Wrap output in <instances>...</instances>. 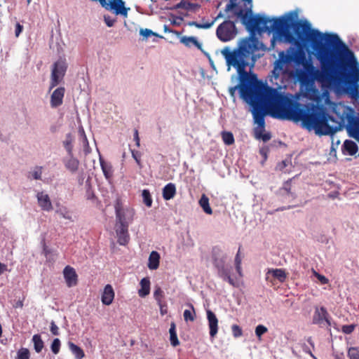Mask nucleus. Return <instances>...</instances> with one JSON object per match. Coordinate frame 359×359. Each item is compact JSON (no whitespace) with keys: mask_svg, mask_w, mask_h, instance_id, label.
<instances>
[{"mask_svg":"<svg viewBox=\"0 0 359 359\" xmlns=\"http://www.w3.org/2000/svg\"><path fill=\"white\" fill-rule=\"evenodd\" d=\"M250 6L234 11L241 22L251 32L273 31L288 43L302 48L310 43L320 62L321 70L312 73L314 79L326 86H346L357 90L359 82V62L353 52L336 34H323L312 29L307 20H297L296 12L290 11L279 18L252 16V0H244Z\"/></svg>","mask_w":359,"mask_h":359,"instance_id":"nucleus-1","label":"nucleus"},{"mask_svg":"<svg viewBox=\"0 0 359 359\" xmlns=\"http://www.w3.org/2000/svg\"><path fill=\"white\" fill-rule=\"evenodd\" d=\"M330 116L326 107L318 104H303L287 93V111L283 116L286 120L301 121L308 130L316 135H332L346 127L350 137L359 142V113L341 102L334 103Z\"/></svg>","mask_w":359,"mask_h":359,"instance_id":"nucleus-2","label":"nucleus"},{"mask_svg":"<svg viewBox=\"0 0 359 359\" xmlns=\"http://www.w3.org/2000/svg\"><path fill=\"white\" fill-rule=\"evenodd\" d=\"M257 50V39L249 36L242 39L237 48L231 50L229 47L226 46L221 50L227 66L234 67L240 77V83L229 89L231 97H234L236 91L238 89L241 97L248 102L257 94V88L265 86L266 83L258 80L255 74H250L245 70L250 65V60L254 64V53Z\"/></svg>","mask_w":359,"mask_h":359,"instance_id":"nucleus-3","label":"nucleus"},{"mask_svg":"<svg viewBox=\"0 0 359 359\" xmlns=\"http://www.w3.org/2000/svg\"><path fill=\"white\" fill-rule=\"evenodd\" d=\"M248 103L252 108L253 118L259 128L264 129L267 111L273 118L286 120L283 114L287 111V93L278 88L266 84L263 88L257 89V94Z\"/></svg>","mask_w":359,"mask_h":359,"instance_id":"nucleus-4","label":"nucleus"},{"mask_svg":"<svg viewBox=\"0 0 359 359\" xmlns=\"http://www.w3.org/2000/svg\"><path fill=\"white\" fill-rule=\"evenodd\" d=\"M236 34L237 29L235 23L231 20H225L218 26L216 30L217 36L223 42L231 41Z\"/></svg>","mask_w":359,"mask_h":359,"instance_id":"nucleus-5","label":"nucleus"},{"mask_svg":"<svg viewBox=\"0 0 359 359\" xmlns=\"http://www.w3.org/2000/svg\"><path fill=\"white\" fill-rule=\"evenodd\" d=\"M115 210L119 224H129L133 221L134 209L130 207H123L120 200H117L115 203Z\"/></svg>","mask_w":359,"mask_h":359,"instance_id":"nucleus-6","label":"nucleus"},{"mask_svg":"<svg viewBox=\"0 0 359 359\" xmlns=\"http://www.w3.org/2000/svg\"><path fill=\"white\" fill-rule=\"evenodd\" d=\"M67 69V65L65 60H60L54 63L51 73L50 89L59 84L65 76Z\"/></svg>","mask_w":359,"mask_h":359,"instance_id":"nucleus-7","label":"nucleus"},{"mask_svg":"<svg viewBox=\"0 0 359 359\" xmlns=\"http://www.w3.org/2000/svg\"><path fill=\"white\" fill-rule=\"evenodd\" d=\"M102 6L107 10L113 11L116 15H121L124 17H127L128 11L130 10V8L124 6L123 0H109V4L106 2V4Z\"/></svg>","mask_w":359,"mask_h":359,"instance_id":"nucleus-8","label":"nucleus"},{"mask_svg":"<svg viewBox=\"0 0 359 359\" xmlns=\"http://www.w3.org/2000/svg\"><path fill=\"white\" fill-rule=\"evenodd\" d=\"M266 280L274 284V280L284 283L287 278V273L283 269H269L266 273Z\"/></svg>","mask_w":359,"mask_h":359,"instance_id":"nucleus-9","label":"nucleus"},{"mask_svg":"<svg viewBox=\"0 0 359 359\" xmlns=\"http://www.w3.org/2000/svg\"><path fill=\"white\" fill-rule=\"evenodd\" d=\"M226 255L223 252L220 248L215 246L212 248V259L213 266L216 270L228 264L226 262Z\"/></svg>","mask_w":359,"mask_h":359,"instance_id":"nucleus-10","label":"nucleus"},{"mask_svg":"<svg viewBox=\"0 0 359 359\" xmlns=\"http://www.w3.org/2000/svg\"><path fill=\"white\" fill-rule=\"evenodd\" d=\"M226 255L223 252L220 248L215 246L212 248V259L213 266L216 270L228 264L226 262Z\"/></svg>","mask_w":359,"mask_h":359,"instance_id":"nucleus-11","label":"nucleus"},{"mask_svg":"<svg viewBox=\"0 0 359 359\" xmlns=\"http://www.w3.org/2000/svg\"><path fill=\"white\" fill-rule=\"evenodd\" d=\"M233 267L230 264H227L225 266H222L221 268L217 270V276L222 278L224 281L228 282L231 285L235 287L236 282L231 277V272Z\"/></svg>","mask_w":359,"mask_h":359,"instance_id":"nucleus-12","label":"nucleus"},{"mask_svg":"<svg viewBox=\"0 0 359 359\" xmlns=\"http://www.w3.org/2000/svg\"><path fill=\"white\" fill-rule=\"evenodd\" d=\"M128 226H115L117 242L120 245H126L130 241Z\"/></svg>","mask_w":359,"mask_h":359,"instance_id":"nucleus-13","label":"nucleus"},{"mask_svg":"<svg viewBox=\"0 0 359 359\" xmlns=\"http://www.w3.org/2000/svg\"><path fill=\"white\" fill-rule=\"evenodd\" d=\"M63 275L66 284L69 287H72L77 285L78 276L74 268L70 266H65L63 270Z\"/></svg>","mask_w":359,"mask_h":359,"instance_id":"nucleus-14","label":"nucleus"},{"mask_svg":"<svg viewBox=\"0 0 359 359\" xmlns=\"http://www.w3.org/2000/svg\"><path fill=\"white\" fill-rule=\"evenodd\" d=\"M36 198L39 206L44 211H50L53 210V205L49 196L43 191H39L36 194Z\"/></svg>","mask_w":359,"mask_h":359,"instance_id":"nucleus-15","label":"nucleus"},{"mask_svg":"<svg viewBox=\"0 0 359 359\" xmlns=\"http://www.w3.org/2000/svg\"><path fill=\"white\" fill-rule=\"evenodd\" d=\"M65 92L64 87H59L53 92L50 96L51 107L56 108L62 104Z\"/></svg>","mask_w":359,"mask_h":359,"instance_id":"nucleus-16","label":"nucleus"},{"mask_svg":"<svg viewBox=\"0 0 359 359\" xmlns=\"http://www.w3.org/2000/svg\"><path fill=\"white\" fill-rule=\"evenodd\" d=\"M207 319L210 328V336L214 338L218 332V319L216 315L210 310L207 311Z\"/></svg>","mask_w":359,"mask_h":359,"instance_id":"nucleus-17","label":"nucleus"},{"mask_svg":"<svg viewBox=\"0 0 359 359\" xmlns=\"http://www.w3.org/2000/svg\"><path fill=\"white\" fill-rule=\"evenodd\" d=\"M327 316L328 312L325 306H315V311L312 318L313 324L320 325Z\"/></svg>","mask_w":359,"mask_h":359,"instance_id":"nucleus-18","label":"nucleus"},{"mask_svg":"<svg viewBox=\"0 0 359 359\" xmlns=\"http://www.w3.org/2000/svg\"><path fill=\"white\" fill-rule=\"evenodd\" d=\"M114 298V291L112 286L107 284L104 288L102 294V302L103 304L109 306L110 305Z\"/></svg>","mask_w":359,"mask_h":359,"instance_id":"nucleus-19","label":"nucleus"},{"mask_svg":"<svg viewBox=\"0 0 359 359\" xmlns=\"http://www.w3.org/2000/svg\"><path fill=\"white\" fill-rule=\"evenodd\" d=\"M160 255L156 251H152L149 257L148 268L151 270H156L159 266Z\"/></svg>","mask_w":359,"mask_h":359,"instance_id":"nucleus-20","label":"nucleus"},{"mask_svg":"<svg viewBox=\"0 0 359 359\" xmlns=\"http://www.w3.org/2000/svg\"><path fill=\"white\" fill-rule=\"evenodd\" d=\"M140 284L141 288L138 290V294L140 297H145L150 292V280L148 277L143 278Z\"/></svg>","mask_w":359,"mask_h":359,"instance_id":"nucleus-21","label":"nucleus"},{"mask_svg":"<svg viewBox=\"0 0 359 359\" xmlns=\"http://www.w3.org/2000/svg\"><path fill=\"white\" fill-rule=\"evenodd\" d=\"M180 42L189 48L194 46L199 50L202 49V44L197 40L196 37L195 36H182L180 39Z\"/></svg>","mask_w":359,"mask_h":359,"instance_id":"nucleus-22","label":"nucleus"},{"mask_svg":"<svg viewBox=\"0 0 359 359\" xmlns=\"http://www.w3.org/2000/svg\"><path fill=\"white\" fill-rule=\"evenodd\" d=\"M176 194V187L172 183H168L163 189V197L165 200L172 199Z\"/></svg>","mask_w":359,"mask_h":359,"instance_id":"nucleus-23","label":"nucleus"},{"mask_svg":"<svg viewBox=\"0 0 359 359\" xmlns=\"http://www.w3.org/2000/svg\"><path fill=\"white\" fill-rule=\"evenodd\" d=\"M64 163L65 168L72 172L77 171L79 165V161L77 158H74L73 155L69 159L65 160Z\"/></svg>","mask_w":359,"mask_h":359,"instance_id":"nucleus-24","label":"nucleus"},{"mask_svg":"<svg viewBox=\"0 0 359 359\" xmlns=\"http://www.w3.org/2000/svg\"><path fill=\"white\" fill-rule=\"evenodd\" d=\"M343 147L344 151L351 156L355 155L358 150V147L356 143L349 140H346L344 142Z\"/></svg>","mask_w":359,"mask_h":359,"instance_id":"nucleus-25","label":"nucleus"},{"mask_svg":"<svg viewBox=\"0 0 359 359\" xmlns=\"http://www.w3.org/2000/svg\"><path fill=\"white\" fill-rule=\"evenodd\" d=\"M170 334V344L173 347H176L180 344L179 339L177 338V332H176V325L174 322L170 323V327L169 329Z\"/></svg>","mask_w":359,"mask_h":359,"instance_id":"nucleus-26","label":"nucleus"},{"mask_svg":"<svg viewBox=\"0 0 359 359\" xmlns=\"http://www.w3.org/2000/svg\"><path fill=\"white\" fill-rule=\"evenodd\" d=\"M68 345L71 352L74 355L76 359H82L85 356L84 351L79 346L72 341H69Z\"/></svg>","mask_w":359,"mask_h":359,"instance_id":"nucleus-27","label":"nucleus"},{"mask_svg":"<svg viewBox=\"0 0 359 359\" xmlns=\"http://www.w3.org/2000/svg\"><path fill=\"white\" fill-rule=\"evenodd\" d=\"M34 344V349L37 353H39L41 352L42 349L44 348V342L41 339V337L39 334H36L32 337V339Z\"/></svg>","mask_w":359,"mask_h":359,"instance_id":"nucleus-28","label":"nucleus"},{"mask_svg":"<svg viewBox=\"0 0 359 359\" xmlns=\"http://www.w3.org/2000/svg\"><path fill=\"white\" fill-rule=\"evenodd\" d=\"M100 166L104 177L107 180H109L113 175V168L111 163H107L104 160L100 159Z\"/></svg>","mask_w":359,"mask_h":359,"instance_id":"nucleus-29","label":"nucleus"},{"mask_svg":"<svg viewBox=\"0 0 359 359\" xmlns=\"http://www.w3.org/2000/svg\"><path fill=\"white\" fill-rule=\"evenodd\" d=\"M199 205L205 213L212 214V211L209 204V198L205 194H202L199 200Z\"/></svg>","mask_w":359,"mask_h":359,"instance_id":"nucleus-30","label":"nucleus"},{"mask_svg":"<svg viewBox=\"0 0 359 359\" xmlns=\"http://www.w3.org/2000/svg\"><path fill=\"white\" fill-rule=\"evenodd\" d=\"M46 233H43L41 235V242L40 244L42 248V254L48 259L49 258L50 255L52 253L51 249H50L46 243Z\"/></svg>","mask_w":359,"mask_h":359,"instance_id":"nucleus-31","label":"nucleus"},{"mask_svg":"<svg viewBox=\"0 0 359 359\" xmlns=\"http://www.w3.org/2000/svg\"><path fill=\"white\" fill-rule=\"evenodd\" d=\"M284 63H282L279 60H276L273 69V74L276 79L278 78L280 74L284 72Z\"/></svg>","mask_w":359,"mask_h":359,"instance_id":"nucleus-32","label":"nucleus"},{"mask_svg":"<svg viewBox=\"0 0 359 359\" xmlns=\"http://www.w3.org/2000/svg\"><path fill=\"white\" fill-rule=\"evenodd\" d=\"M221 136L226 145H231L235 142L234 137L231 132L222 131L221 133Z\"/></svg>","mask_w":359,"mask_h":359,"instance_id":"nucleus-33","label":"nucleus"},{"mask_svg":"<svg viewBox=\"0 0 359 359\" xmlns=\"http://www.w3.org/2000/svg\"><path fill=\"white\" fill-rule=\"evenodd\" d=\"M188 305L190 307V309H191V311L186 309L184 311L183 316H184V318L185 321H191V322H193L195 320V318H196V313H195L194 307V306L191 304H189Z\"/></svg>","mask_w":359,"mask_h":359,"instance_id":"nucleus-34","label":"nucleus"},{"mask_svg":"<svg viewBox=\"0 0 359 359\" xmlns=\"http://www.w3.org/2000/svg\"><path fill=\"white\" fill-rule=\"evenodd\" d=\"M264 129H262V128H255V136L257 139L258 140H262L264 142L269 141L271 137V135L270 133H263Z\"/></svg>","mask_w":359,"mask_h":359,"instance_id":"nucleus-35","label":"nucleus"},{"mask_svg":"<svg viewBox=\"0 0 359 359\" xmlns=\"http://www.w3.org/2000/svg\"><path fill=\"white\" fill-rule=\"evenodd\" d=\"M142 197L144 204L150 208L152 205L153 200L149 190L144 189L142 191Z\"/></svg>","mask_w":359,"mask_h":359,"instance_id":"nucleus-36","label":"nucleus"},{"mask_svg":"<svg viewBox=\"0 0 359 359\" xmlns=\"http://www.w3.org/2000/svg\"><path fill=\"white\" fill-rule=\"evenodd\" d=\"M72 142L73 138L71 134H67L66 136V140L64 141L63 144L68 152V154L69 156H72L73 155L72 150H73V146H72Z\"/></svg>","mask_w":359,"mask_h":359,"instance_id":"nucleus-37","label":"nucleus"},{"mask_svg":"<svg viewBox=\"0 0 359 359\" xmlns=\"http://www.w3.org/2000/svg\"><path fill=\"white\" fill-rule=\"evenodd\" d=\"M196 6L194 4H192L191 2L187 1H181L180 3L177 4L175 6V9L178 8H183L187 11L191 10L194 8Z\"/></svg>","mask_w":359,"mask_h":359,"instance_id":"nucleus-38","label":"nucleus"},{"mask_svg":"<svg viewBox=\"0 0 359 359\" xmlns=\"http://www.w3.org/2000/svg\"><path fill=\"white\" fill-rule=\"evenodd\" d=\"M30 352L27 348H21L17 352L15 359H29Z\"/></svg>","mask_w":359,"mask_h":359,"instance_id":"nucleus-39","label":"nucleus"},{"mask_svg":"<svg viewBox=\"0 0 359 359\" xmlns=\"http://www.w3.org/2000/svg\"><path fill=\"white\" fill-rule=\"evenodd\" d=\"M215 20H213L210 22H205V23H198L197 22L193 21L189 22V25L190 26H195L198 29H209L215 23Z\"/></svg>","mask_w":359,"mask_h":359,"instance_id":"nucleus-40","label":"nucleus"},{"mask_svg":"<svg viewBox=\"0 0 359 359\" xmlns=\"http://www.w3.org/2000/svg\"><path fill=\"white\" fill-rule=\"evenodd\" d=\"M60 346H61L60 340L58 338L54 339L50 344L51 351L55 355H57L60 352Z\"/></svg>","mask_w":359,"mask_h":359,"instance_id":"nucleus-41","label":"nucleus"},{"mask_svg":"<svg viewBox=\"0 0 359 359\" xmlns=\"http://www.w3.org/2000/svg\"><path fill=\"white\" fill-rule=\"evenodd\" d=\"M154 297L157 302V304H161V302H162V299L164 297V293L160 287H156L154 292Z\"/></svg>","mask_w":359,"mask_h":359,"instance_id":"nucleus-42","label":"nucleus"},{"mask_svg":"<svg viewBox=\"0 0 359 359\" xmlns=\"http://www.w3.org/2000/svg\"><path fill=\"white\" fill-rule=\"evenodd\" d=\"M348 356L350 359H359V348L351 347L348 351Z\"/></svg>","mask_w":359,"mask_h":359,"instance_id":"nucleus-43","label":"nucleus"},{"mask_svg":"<svg viewBox=\"0 0 359 359\" xmlns=\"http://www.w3.org/2000/svg\"><path fill=\"white\" fill-rule=\"evenodd\" d=\"M278 60L281 61L282 63L287 64L292 61V57L291 55L285 53L284 51H281L279 53V58Z\"/></svg>","mask_w":359,"mask_h":359,"instance_id":"nucleus-44","label":"nucleus"},{"mask_svg":"<svg viewBox=\"0 0 359 359\" xmlns=\"http://www.w3.org/2000/svg\"><path fill=\"white\" fill-rule=\"evenodd\" d=\"M268 329L263 325H258L255 328V334L257 338L261 339L262 336L267 332Z\"/></svg>","mask_w":359,"mask_h":359,"instance_id":"nucleus-45","label":"nucleus"},{"mask_svg":"<svg viewBox=\"0 0 359 359\" xmlns=\"http://www.w3.org/2000/svg\"><path fill=\"white\" fill-rule=\"evenodd\" d=\"M231 331H232V334L235 338H238V337L242 336V334H243V330H242L241 327L236 324H234L231 326Z\"/></svg>","mask_w":359,"mask_h":359,"instance_id":"nucleus-46","label":"nucleus"},{"mask_svg":"<svg viewBox=\"0 0 359 359\" xmlns=\"http://www.w3.org/2000/svg\"><path fill=\"white\" fill-rule=\"evenodd\" d=\"M355 327H356V325H355V324L344 325L341 327V331L344 334H350L354 331Z\"/></svg>","mask_w":359,"mask_h":359,"instance_id":"nucleus-47","label":"nucleus"},{"mask_svg":"<svg viewBox=\"0 0 359 359\" xmlns=\"http://www.w3.org/2000/svg\"><path fill=\"white\" fill-rule=\"evenodd\" d=\"M131 154H132L133 158L135 159L137 164L141 168L142 167V165L141 163V154L139 151H135L133 149H131Z\"/></svg>","mask_w":359,"mask_h":359,"instance_id":"nucleus-48","label":"nucleus"},{"mask_svg":"<svg viewBox=\"0 0 359 359\" xmlns=\"http://www.w3.org/2000/svg\"><path fill=\"white\" fill-rule=\"evenodd\" d=\"M42 174V167H36L35 170L32 172L34 180H41Z\"/></svg>","mask_w":359,"mask_h":359,"instance_id":"nucleus-49","label":"nucleus"},{"mask_svg":"<svg viewBox=\"0 0 359 359\" xmlns=\"http://www.w3.org/2000/svg\"><path fill=\"white\" fill-rule=\"evenodd\" d=\"M297 78H298V81L302 83V84H306L309 82V78L308 76L303 72H300L299 74H298V76H297Z\"/></svg>","mask_w":359,"mask_h":359,"instance_id":"nucleus-50","label":"nucleus"},{"mask_svg":"<svg viewBox=\"0 0 359 359\" xmlns=\"http://www.w3.org/2000/svg\"><path fill=\"white\" fill-rule=\"evenodd\" d=\"M50 330L53 335H60L59 328L53 320L50 322Z\"/></svg>","mask_w":359,"mask_h":359,"instance_id":"nucleus-51","label":"nucleus"},{"mask_svg":"<svg viewBox=\"0 0 359 359\" xmlns=\"http://www.w3.org/2000/svg\"><path fill=\"white\" fill-rule=\"evenodd\" d=\"M237 0H230L225 7V11L228 12L235 9L237 7Z\"/></svg>","mask_w":359,"mask_h":359,"instance_id":"nucleus-52","label":"nucleus"},{"mask_svg":"<svg viewBox=\"0 0 359 359\" xmlns=\"http://www.w3.org/2000/svg\"><path fill=\"white\" fill-rule=\"evenodd\" d=\"M314 238H316L318 242H320V243H327L328 242V238L327 237L324 235V234H320V235H314L313 236Z\"/></svg>","mask_w":359,"mask_h":359,"instance_id":"nucleus-53","label":"nucleus"},{"mask_svg":"<svg viewBox=\"0 0 359 359\" xmlns=\"http://www.w3.org/2000/svg\"><path fill=\"white\" fill-rule=\"evenodd\" d=\"M104 22L108 27H112L115 22V20L112 19L109 15L104 16Z\"/></svg>","mask_w":359,"mask_h":359,"instance_id":"nucleus-54","label":"nucleus"},{"mask_svg":"<svg viewBox=\"0 0 359 359\" xmlns=\"http://www.w3.org/2000/svg\"><path fill=\"white\" fill-rule=\"evenodd\" d=\"M140 34L147 38L151 35H154V33L151 29H145L140 30Z\"/></svg>","mask_w":359,"mask_h":359,"instance_id":"nucleus-55","label":"nucleus"},{"mask_svg":"<svg viewBox=\"0 0 359 359\" xmlns=\"http://www.w3.org/2000/svg\"><path fill=\"white\" fill-rule=\"evenodd\" d=\"M158 305L160 307V312L162 316H164L167 313L168 309H167V305L165 304H163V302H161V304H158Z\"/></svg>","mask_w":359,"mask_h":359,"instance_id":"nucleus-56","label":"nucleus"},{"mask_svg":"<svg viewBox=\"0 0 359 359\" xmlns=\"http://www.w3.org/2000/svg\"><path fill=\"white\" fill-rule=\"evenodd\" d=\"M134 140L135 141V144L137 147L140 146V140L139 137L138 130L135 129L134 130Z\"/></svg>","mask_w":359,"mask_h":359,"instance_id":"nucleus-57","label":"nucleus"},{"mask_svg":"<svg viewBox=\"0 0 359 359\" xmlns=\"http://www.w3.org/2000/svg\"><path fill=\"white\" fill-rule=\"evenodd\" d=\"M316 277L322 284H327L329 281L328 279L323 275L316 273Z\"/></svg>","mask_w":359,"mask_h":359,"instance_id":"nucleus-58","label":"nucleus"},{"mask_svg":"<svg viewBox=\"0 0 359 359\" xmlns=\"http://www.w3.org/2000/svg\"><path fill=\"white\" fill-rule=\"evenodd\" d=\"M23 29V27L22 25H21L20 23H16L15 25V36L18 37L20 34L22 32Z\"/></svg>","mask_w":359,"mask_h":359,"instance_id":"nucleus-59","label":"nucleus"},{"mask_svg":"<svg viewBox=\"0 0 359 359\" xmlns=\"http://www.w3.org/2000/svg\"><path fill=\"white\" fill-rule=\"evenodd\" d=\"M241 265V258L240 257V249L235 257V266Z\"/></svg>","mask_w":359,"mask_h":359,"instance_id":"nucleus-60","label":"nucleus"},{"mask_svg":"<svg viewBox=\"0 0 359 359\" xmlns=\"http://www.w3.org/2000/svg\"><path fill=\"white\" fill-rule=\"evenodd\" d=\"M7 269V266L0 262V275H1Z\"/></svg>","mask_w":359,"mask_h":359,"instance_id":"nucleus-61","label":"nucleus"},{"mask_svg":"<svg viewBox=\"0 0 359 359\" xmlns=\"http://www.w3.org/2000/svg\"><path fill=\"white\" fill-rule=\"evenodd\" d=\"M330 316L328 313V316H326V318L324 319V321L327 323V325L330 327L331 326V321H330Z\"/></svg>","mask_w":359,"mask_h":359,"instance_id":"nucleus-62","label":"nucleus"},{"mask_svg":"<svg viewBox=\"0 0 359 359\" xmlns=\"http://www.w3.org/2000/svg\"><path fill=\"white\" fill-rule=\"evenodd\" d=\"M235 267H236V270L237 273L239 274V276H242L241 265L235 266Z\"/></svg>","mask_w":359,"mask_h":359,"instance_id":"nucleus-63","label":"nucleus"},{"mask_svg":"<svg viewBox=\"0 0 359 359\" xmlns=\"http://www.w3.org/2000/svg\"><path fill=\"white\" fill-rule=\"evenodd\" d=\"M22 306H23V303L22 301H20V300L16 302L15 306V308L22 307Z\"/></svg>","mask_w":359,"mask_h":359,"instance_id":"nucleus-64","label":"nucleus"}]
</instances>
